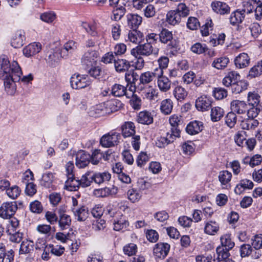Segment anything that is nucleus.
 Wrapping results in <instances>:
<instances>
[{
    "label": "nucleus",
    "mask_w": 262,
    "mask_h": 262,
    "mask_svg": "<svg viewBox=\"0 0 262 262\" xmlns=\"http://www.w3.org/2000/svg\"><path fill=\"white\" fill-rule=\"evenodd\" d=\"M158 48H154L152 45L147 42L137 46L130 51L131 54L135 57L139 55L148 56L151 54L158 55Z\"/></svg>",
    "instance_id": "obj_2"
},
{
    "label": "nucleus",
    "mask_w": 262,
    "mask_h": 262,
    "mask_svg": "<svg viewBox=\"0 0 262 262\" xmlns=\"http://www.w3.org/2000/svg\"><path fill=\"white\" fill-rule=\"evenodd\" d=\"M66 186L70 191H75L81 187L80 179H76L74 176L72 178H68L66 182Z\"/></svg>",
    "instance_id": "obj_44"
},
{
    "label": "nucleus",
    "mask_w": 262,
    "mask_h": 262,
    "mask_svg": "<svg viewBox=\"0 0 262 262\" xmlns=\"http://www.w3.org/2000/svg\"><path fill=\"white\" fill-rule=\"evenodd\" d=\"M23 72L20 67L16 61H13L11 63L6 56L0 57V77H4L11 75H15V79L18 80L19 75Z\"/></svg>",
    "instance_id": "obj_1"
},
{
    "label": "nucleus",
    "mask_w": 262,
    "mask_h": 262,
    "mask_svg": "<svg viewBox=\"0 0 262 262\" xmlns=\"http://www.w3.org/2000/svg\"><path fill=\"white\" fill-rule=\"evenodd\" d=\"M144 38L143 33L136 29H133V31H129L126 40L135 44H139L144 40Z\"/></svg>",
    "instance_id": "obj_26"
},
{
    "label": "nucleus",
    "mask_w": 262,
    "mask_h": 262,
    "mask_svg": "<svg viewBox=\"0 0 262 262\" xmlns=\"http://www.w3.org/2000/svg\"><path fill=\"white\" fill-rule=\"evenodd\" d=\"M211 105L210 99L206 96L199 97L195 101V107L198 110L205 111L208 110Z\"/></svg>",
    "instance_id": "obj_20"
},
{
    "label": "nucleus",
    "mask_w": 262,
    "mask_h": 262,
    "mask_svg": "<svg viewBox=\"0 0 262 262\" xmlns=\"http://www.w3.org/2000/svg\"><path fill=\"white\" fill-rule=\"evenodd\" d=\"M258 124L259 122L257 120L248 118L241 122V127L243 129H254Z\"/></svg>",
    "instance_id": "obj_41"
},
{
    "label": "nucleus",
    "mask_w": 262,
    "mask_h": 262,
    "mask_svg": "<svg viewBox=\"0 0 262 262\" xmlns=\"http://www.w3.org/2000/svg\"><path fill=\"white\" fill-rule=\"evenodd\" d=\"M158 78V86L159 90L162 92H167L171 88V82L170 80L166 76H157Z\"/></svg>",
    "instance_id": "obj_31"
},
{
    "label": "nucleus",
    "mask_w": 262,
    "mask_h": 262,
    "mask_svg": "<svg viewBox=\"0 0 262 262\" xmlns=\"http://www.w3.org/2000/svg\"><path fill=\"white\" fill-rule=\"evenodd\" d=\"M262 74V60L258 61L249 71V76L256 77Z\"/></svg>",
    "instance_id": "obj_52"
},
{
    "label": "nucleus",
    "mask_w": 262,
    "mask_h": 262,
    "mask_svg": "<svg viewBox=\"0 0 262 262\" xmlns=\"http://www.w3.org/2000/svg\"><path fill=\"white\" fill-rule=\"evenodd\" d=\"M41 49V45L39 42L30 43L23 49V54L27 57L33 56L38 53Z\"/></svg>",
    "instance_id": "obj_16"
},
{
    "label": "nucleus",
    "mask_w": 262,
    "mask_h": 262,
    "mask_svg": "<svg viewBox=\"0 0 262 262\" xmlns=\"http://www.w3.org/2000/svg\"><path fill=\"white\" fill-rule=\"evenodd\" d=\"M232 175L231 172L228 170H223L219 172L218 178L223 189L230 188V182Z\"/></svg>",
    "instance_id": "obj_17"
},
{
    "label": "nucleus",
    "mask_w": 262,
    "mask_h": 262,
    "mask_svg": "<svg viewBox=\"0 0 262 262\" xmlns=\"http://www.w3.org/2000/svg\"><path fill=\"white\" fill-rule=\"evenodd\" d=\"M81 27L92 36L94 37L98 35L96 27L94 24H90L86 22H83L81 24Z\"/></svg>",
    "instance_id": "obj_54"
},
{
    "label": "nucleus",
    "mask_w": 262,
    "mask_h": 262,
    "mask_svg": "<svg viewBox=\"0 0 262 262\" xmlns=\"http://www.w3.org/2000/svg\"><path fill=\"white\" fill-rule=\"evenodd\" d=\"M228 250L224 247L219 246L216 248V253L217 255L216 259L219 261H223L228 258L230 253Z\"/></svg>",
    "instance_id": "obj_45"
},
{
    "label": "nucleus",
    "mask_w": 262,
    "mask_h": 262,
    "mask_svg": "<svg viewBox=\"0 0 262 262\" xmlns=\"http://www.w3.org/2000/svg\"><path fill=\"white\" fill-rule=\"evenodd\" d=\"M246 9H237L232 12L229 17L230 23L232 26L238 25L237 30H241L243 26H239L245 17Z\"/></svg>",
    "instance_id": "obj_9"
},
{
    "label": "nucleus",
    "mask_w": 262,
    "mask_h": 262,
    "mask_svg": "<svg viewBox=\"0 0 262 262\" xmlns=\"http://www.w3.org/2000/svg\"><path fill=\"white\" fill-rule=\"evenodd\" d=\"M129 88V90L131 92L130 95L132 96V98L130 100V104L134 110H139L141 106V100L136 95L134 94L133 90Z\"/></svg>",
    "instance_id": "obj_49"
},
{
    "label": "nucleus",
    "mask_w": 262,
    "mask_h": 262,
    "mask_svg": "<svg viewBox=\"0 0 262 262\" xmlns=\"http://www.w3.org/2000/svg\"><path fill=\"white\" fill-rule=\"evenodd\" d=\"M91 155L85 151H79L76 156V165L80 168L86 167L90 162Z\"/></svg>",
    "instance_id": "obj_12"
},
{
    "label": "nucleus",
    "mask_w": 262,
    "mask_h": 262,
    "mask_svg": "<svg viewBox=\"0 0 262 262\" xmlns=\"http://www.w3.org/2000/svg\"><path fill=\"white\" fill-rule=\"evenodd\" d=\"M173 107L172 101L169 99H165L161 101L160 110L161 113L164 115H168L172 112Z\"/></svg>",
    "instance_id": "obj_27"
},
{
    "label": "nucleus",
    "mask_w": 262,
    "mask_h": 262,
    "mask_svg": "<svg viewBox=\"0 0 262 262\" xmlns=\"http://www.w3.org/2000/svg\"><path fill=\"white\" fill-rule=\"evenodd\" d=\"M93 175V171H88L83 174L80 179L81 187L85 188L90 186L94 182Z\"/></svg>",
    "instance_id": "obj_38"
},
{
    "label": "nucleus",
    "mask_w": 262,
    "mask_h": 262,
    "mask_svg": "<svg viewBox=\"0 0 262 262\" xmlns=\"http://www.w3.org/2000/svg\"><path fill=\"white\" fill-rule=\"evenodd\" d=\"M90 115L94 117L103 116L107 113V110L104 104L101 103L91 107Z\"/></svg>",
    "instance_id": "obj_29"
},
{
    "label": "nucleus",
    "mask_w": 262,
    "mask_h": 262,
    "mask_svg": "<svg viewBox=\"0 0 262 262\" xmlns=\"http://www.w3.org/2000/svg\"><path fill=\"white\" fill-rule=\"evenodd\" d=\"M120 135L119 133L111 131L103 135L100 139V144L104 147L114 146L119 142Z\"/></svg>",
    "instance_id": "obj_7"
},
{
    "label": "nucleus",
    "mask_w": 262,
    "mask_h": 262,
    "mask_svg": "<svg viewBox=\"0 0 262 262\" xmlns=\"http://www.w3.org/2000/svg\"><path fill=\"white\" fill-rule=\"evenodd\" d=\"M181 17H185L189 15V9L184 3H180L176 10Z\"/></svg>",
    "instance_id": "obj_57"
},
{
    "label": "nucleus",
    "mask_w": 262,
    "mask_h": 262,
    "mask_svg": "<svg viewBox=\"0 0 262 262\" xmlns=\"http://www.w3.org/2000/svg\"><path fill=\"white\" fill-rule=\"evenodd\" d=\"M114 67L117 72L127 71L130 67L129 62L125 59H118L114 60Z\"/></svg>",
    "instance_id": "obj_34"
},
{
    "label": "nucleus",
    "mask_w": 262,
    "mask_h": 262,
    "mask_svg": "<svg viewBox=\"0 0 262 262\" xmlns=\"http://www.w3.org/2000/svg\"><path fill=\"white\" fill-rule=\"evenodd\" d=\"M20 188L16 185L9 187L6 191L8 196L12 200L16 199L20 195Z\"/></svg>",
    "instance_id": "obj_46"
},
{
    "label": "nucleus",
    "mask_w": 262,
    "mask_h": 262,
    "mask_svg": "<svg viewBox=\"0 0 262 262\" xmlns=\"http://www.w3.org/2000/svg\"><path fill=\"white\" fill-rule=\"evenodd\" d=\"M99 56L98 51L93 50H88L82 55L81 62L82 64L87 67L93 66L95 64Z\"/></svg>",
    "instance_id": "obj_10"
},
{
    "label": "nucleus",
    "mask_w": 262,
    "mask_h": 262,
    "mask_svg": "<svg viewBox=\"0 0 262 262\" xmlns=\"http://www.w3.org/2000/svg\"><path fill=\"white\" fill-rule=\"evenodd\" d=\"M103 157V152L100 149H95L91 156V162L94 165H97Z\"/></svg>",
    "instance_id": "obj_58"
},
{
    "label": "nucleus",
    "mask_w": 262,
    "mask_h": 262,
    "mask_svg": "<svg viewBox=\"0 0 262 262\" xmlns=\"http://www.w3.org/2000/svg\"><path fill=\"white\" fill-rule=\"evenodd\" d=\"M25 40V32L23 30H18L12 36L11 44L14 48L23 46Z\"/></svg>",
    "instance_id": "obj_22"
},
{
    "label": "nucleus",
    "mask_w": 262,
    "mask_h": 262,
    "mask_svg": "<svg viewBox=\"0 0 262 262\" xmlns=\"http://www.w3.org/2000/svg\"><path fill=\"white\" fill-rule=\"evenodd\" d=\"M128 226V222L124 218H120L114 222V229L116 231H120L126 228Z\"/></svg>",
    "instance_id": "obj_59"
},
{
    "label": "nucleus",
    "mask_w": 262,
    "mask_h": 262,
    "mask_svg": "<svg viewBox=\"0 0 262 262\" xmlns=\"http://www.w3.org/2000/svg\"><path fill=\"white\" fill-rule=\"evenodd\" d=\"M173 95L178 101H182L188 95L186 90L181 85L176 86L173 90Z\"/></svg>",
    "instance_id": "obj_36"
},
{
    "label": "nucleus",
    "mask_w": 262,
    "mask_h": 262,
    "mask_svg": "<svg viewBox=\"0 0 262 262\" xmlns=\"http://www.w3.org/2000/svg\"><path fill=\"white\" fill-rule=\"evenodd\" d=\"M212 10L217 14L224 15L229 13L230 8L225 3L220 1H213L211 4Z\"/></svg>",
    "instance_id": "obj_15"
},
{
    "label": "nucleus",
    "mask_w": 262,
    "mask_h": 262,
    "mask_svg": "<svg viewBox=\"0 0 262 262\" xmlns=\"http://www.w3.org/2000/svg\"><path fill=\"white\" fill-rule=\"evenodd\" d=\"M219 224L214 221H208L206 222L204 232L208 235H214L219 230Z\"/></svg>",
    "instance_id": "obj_33"
},
{
    "label": "nucleus",
    "mask_w": 262,
    "mask_h": 262,
    "mask_svg": "<svg viewBox=\"0 0 262 262\" xmlns=\"http://www.w3.org/2000/svg\"><path fill=\"white\" fill-rule=\"evenodd\" d=\"M56 14L54 11H48L40 15V19L47 23L51 24L56 19Z\"/></svg>",
    "instance_id": "obj_47"
},
{
    "label": "nucleus",
    "mask_w": 262,
    "mask_h": 262,
    "mask_svg": "<svg viewBox=\"0 0 262 262\" xmlns=\"http://www.w3.org/2000/svg\"><path fill=\"white\" fill-rule=\"evenodd\" d=\"M248 101L250 105H258L260 96L255 92H249L248 95Z\"/></svg>",
    "instance_id": "obj_60"
},
{
    "label": "nucleus",
    "mask_w": 262,
    "mask_h": 262,
    "mask_svg": "<svg viewBox=\"0 0 262 262\" xmlns=\"http://www.w3.org/2000/svg\"><path fill=\"white\" fill-rule=\"evenodd\" d=\"M122 135L124 138L129 137L135 134V126L131 121L124 122L121 126Z\"/></svg>",
    "instance_id": "obj_25"
},
{
    "label": "nucleus",
    "mask_w": 262,
    "mask_h": 262,
    "mask_svg": "<svg viewBox=\"0 0 262 262\" xmlns=\"http://www.w3.org/2000/svg\"><path fill=\"white\" fill-rule=\"evenodd\" d=\"M58 219L57 222L61 230L68 229L71 224V219L69 215L66 214L67 207L64 205L60 206L57 209Z\"/></svg>",
    "instance_id": "obj_5"
},
{
    "label": "nucleus",
    "mask_w": 262,
    "mask_h": 262,
    "mask_svg": "<svg viewBox=\"0 0 262 262\" xmlns=\"http://www.w3.org/2000/svg\"><path fill=\"white\" fill-rule=\"evenodd\" d=\"M111 93L116 97H121L125 95L127 98H129L128 93L126 91L125 86L119 84H115L112 87Z\"/></svg>",
    "instance_id": "obj_37"
},
{
    "label": "nucleus",
    "mask_w": 262,
    "mask_h": 262,
    "mask_svg": "<svg viewBox=\"0 0 262 262\" xmlns=\"http://www.w3.org/2000/svg\"><path fill=\"white\" fill-rule=\"evenodd\" d=\"M163 71L161 70L156 69L155 72H146L142 73L140 76V82L142 84H148L152 81L155 77L161 76Z\"/></svg>",
    "instance_id": "obj_13"
},
{
    "label": "nucleus",
    "mask_w": 262,
    "mask_h": 262,
    "mask_svg": "<svg viewBox=\"0 0 262 262\" xmlns=\"http://www.w3.org/2000/svg\"><path fill=\"white\" fill-rule=\"evenodd\" d=\"M180 137V130L176 128H171L170 132H167L165 138L169 144L173 142L177 138Z\"/></svg>",
    "instance_id": "obj_51"
},
{
    "label": "nucleus",
    "mask_w": 262,
    "mask_h": 262,
    "mask_svg": "<svg viewBox=\"0 0 262 262\" xmlns=\"http://www.w3.org/2000/svg\"><path fill=\"white\" fill-rule=\"evenodd\" d=\"M170 249V245L167 243H159L153 249L154 255L159 258H164L168 254Z\"/></svg>",
    "instance_id": "obj_11"
},
{
    "label": "nucleus",
    "mask_w": 262,
    "mask_h": 262,
    "mask_svg": "<svg viewBox=\"0 0 262 262\" xmlns=\"http://www.w3.org/2000/svg\"><path fill=\"white\" fill-rule=\"evenodd\" d=\"M248 87V83L245 80L235 81L232 85V91L233 93L239 94L242 91L246 90Z\"/></svg>",
    "instance_id": "obj_42"
},
{
    "label": "nucleus",
    "mask_w": 262,
    "mask_h": 262,
    "mask_svg": "<svg viewBox=\"0 0 262 262\" xmlns=\"http://www.w3.org/2000/svg\"><path fill=\"white\" fill-rule=\"evenodd\" d=\"M137 251V245L134 243H130L126 245L123 247V252L125 255L132 256L136 254Z\"/></svg>",
    "instance_id": "obj_64"
},
{
    "label": "nucleus",
    "mask_w": 262,
    "mask_h": 262,
    "mask_svg": "<svg viewBox=\"0 0 262 262\" xmlns=\"http://www.w3.org/2000/svg\"><path fill=\"white\" fill-rule=\"evenodd\" d=\"M137 121L144 125L151 124L154 122L153 115L149 111H141L138 113L137 116Z\"/></svg>",
    "instance_id": "obj_18"
},
{
    "label": "nucleus",
    "mask_w": 262,
    "mask_h": 262,
    "mask_svg": "<svg viewBox=\"0 0 262 262\" xmlns=\"http://www.w3.org/2000/svg\"><path fill=\"white\" fill-rule=\"evenodd\" d=\"M125 8L122 6L114 10L113 11V16L111 17L112 19L116 21L120 20L125 14Z\"/></svg>",
    "instance_id": "obj_61"
},
{
    "label": "nucleus",
    "mask_w": 262,
    "mask_h": 262,
    "mask_svg": "<svg viewBox=\"0 0 262 262\" xmlns=\"http://www.w3.org/2000/svg\"><path fill=\"white\" fill-rule=\"evenodd\" d=\"M72 211L74 213L75 218L78 221H85L89 215V211L88 208L84 206L79 208H72Z\"/></svg>",
    "instance_id": "obj_23"
},
{
    "label": "nucleus",
    "mask_w": 262,
    "mask_h": 262,
    "mask_svg": "<svg viewBox=\"0 0 262 262\" xmlns=\"http://www.w3.org/2000/svg\"><path fill=\"white\" fill-rule=\"evenodd\" d=\"M237 121L236 115L232 111L228 113L225 117V122L230 128L233 127Z\"/></svg>",
    "instance_id": "obj_55"
},
{
    "label": "nucleus",
    "mask_w": 262,
    "mask_h": 262,
    "mask_svg": "<svg viewBox=\"0 0 262 262\" xmlns=\"http://www.w3.org/2000/svg\"><path fill=\"white\" fill-rule=\"evenodd\" d=\"M158 96V92L157 90L151 87L145 89L143 92L144 97L150 101L155 100Z\"/></svg>",
    "instance_id": "obj_53"
},
{
    "label": "nucleus",
    "mask_w": 262,
    "mask_h": 262,
    "mask_svg": "<svg viewBox=\"0 0 262 262\" xmlns=\"http://www.w3.org/2000/svg\"><path fill=\"white\" fill-rule=\"evenodd\" d=\"M222 246L230 250L234 246V243L232 241L229 234H225L221 237Z\"/></svg>",
    "instance_id": "obj_48"
},
{
    "label": "nucleus",
    "mask_w": 262,
    "mask_h": 262,
    "mask_svg": "<svg viewBox=\"0 0 262 262\" xmlns=\"http://www.w3.org/2000/svg\"><path fill=\"white\" fill-rule=\"evenodd\" d=\"M94 182L97 184H101L108 182L111 179V174L106 171L104 172H93Z\"/></svg>",
    "instance_id": "obj_24"
},
{
    "label": "nucleus",
    "mask_w": 262,
    "mask_h": 262,
    "mask_svg": "<svg viewBox=\"0 0 262 262\" xmlns=\"http://www.w3.org/2000/svg\"><path fill=\"white\" fill-rule=\"evenodd\" d=\"M240 75L235 71H231L223 78L222 82L224 85L229 87L232 85L239 78Z\"/></svg>",
    "instance_id": "obj_32"
},
{
    "label": "nucleus",
    "mask_w": 262,
    "mask_h": 262,
    "mask_svg": "<svg viewBox=\"0 0 262 262\" xmlns=\"http://www.w3.org/2000/svg\"><path fill=\"white\" fill-rule=\"evenodd\" d=\"M34 246V242L31 240L24 241L20 246L19 254H27L31 253L33 251Z\"/></svg>",
    "instance_id": "obj_35"
},
{
    "label": "nucleus",
    "mask_w": 262,
    "mask_h": 262,
    "mask_svg": "<svg viewBox=\"0 0 262 262\" xmlns=\"http://www.w3.org/2000/svg\"><path fill=\"white\" fill-rule=\"evenodd\" d=\"M118 192L117 187L113 186L111 188L104 187L96 189L94 191L95 194L98 197H106L110 195L116 194Z\"/></svg>",
    "instance_id": "obj_28"
},
{
    "label": "nucleus",
    "mask_w": 262,
    "mask_h": 262,
    "mask_svg": "<svg viewBox=\"0 0 262 262\" xmlns=\"http://www.w3.org/2000/svg\"><path fill=\"white\" fill-rule=\"evenodd\" d=\"M78 47V43L74 40H69L67 42L63 47V48L62 50V52H63V51L72 53L75 51Z\"/></svg>",
    "instance_id": "obj_62"
},
{
    "label": "nucleus",
    "mask_w": 262,
    "mask_h": 262,
    "mask_svg": "<svg viewBox=\"0 0 262 262\" xmlns=\"http://www.w3.org/2000/svg\"><path fill=\"white\" fill-rule=\"evenodd\" d=\"M246 31L247 33L250 32L254 38H256L260 34L261 30L260 25L257 23H254L251 24Z\"/></svg>",
    "instance_id": "obj_50"
},
{
    "label": "nucleus",
    "mask_w": 262,
    "mask_h": 262,
    "mask_svg": "<svg viewBox=\"0 0 262 262\" xmlns=\"http://www.w3.org/2000/svg\"><path fill=\"white\" fill-rule=\"evenodd\" d=\"M126 19L128 26L132 29H137L142 21V17L137 14L128 13Z\"/></svg>",
    "instance_id": "obj_19"
},
{
    "label": "nucleus",
    "mask_w": 262,
    "mask_h": 262,
    "mask_svg": "<svg viewBox=\"0 0 262 262\" xmlns=\"http://www.w3.org/2000/svg\"><path fill=\"white\" fill-rule=\"evenodd\" d=\"M224 110L219 106L213 107L211 110L210 117L213 122L220 121L224 115Z\"/></svg>",
    "instance_id": "obj_40"
},
{
    "label": "nucleus",
    "mask_w": 262,
    "mask_h": 262,
    "mask_svg": "<svg viewBox=\"0 0 262 262\" xmlns=\"http://www.w3.org/2000/svg\"><path fill=\"white\" fill-rule=\"evenodd\" d=\"M229 62V59L226 57H222L215 59L212 63V66L217 69H223L227 67Z\"/></svg>",
    "instance_id": "obj_43"
},
{
    "label": "nucleus",
    "mask_w": 262,
    "mask_h": 262,
    "mask_svg": "<svg viewBox=\"0 0 262 262\" xmlns=\"http://www.w3.org/2000/svg\"><path fill=\"white\" fill-rule=\"evenodd\" d=\"M208 48L205 44H202L200 42L194 43L191 47V51L197 54H203L206 52Z\"/></svg>",
    "instance_id": "obj_56"
},
{
    "label": "nucleus",
    "mask_w": 262,
    "mask_h": 262,
    "mask_svg": "<svg viewBox=\"0 0 262 262\" xmlns=\"http://www.w3.org/2000/svg\"><path fill=\"white\" fill-rule=\"evenodd\" d=\"M181 17L175 10H170L166 15V21L171 25H176L179 24L181 20Z\"/></svg>",
    "instance_id": "obj_39"
},
{
    "label": "nucleus",
    "mask_w": 262,
    "mask_h": 262,
    "mask_svg": "<svg viewBox=\"0 0 262 262\" xmlns=\"http://www.w3.org/2000/svg\"><path fill=\"white\" fill-rule=\"evenodd\" d=\"M231 111L238 114H244L248 111L247 104L244 101L233 100L230 104Z\"/></svg>",
    "instance_id": "obj_14"
},
{
    "label": "nucleus",
    "mask_w": 262,
    "mask_h": 262,
    "mask_svg": "<svg viewBox=\"0 0 262 262\" xmlns=\"http://www.w3.org/2000/svg\"><path fill=\"white\" fill-rule=\"evenodd\" d=\"M250 60L248 55L247 53H242L235 58L234 63L237 68L243 69L249 65Z\"/></svg>",
    "instance_id": "obj_21"
},
{
    "label": "nucleus",
    "mask_w": 262,
    "mask_h": 262,
    "mask_svg": "<svg viewBox=\"0 0 262 262\" xmlns=\"http://www.w3.org/2000/svg\"><path fill=\"white\" fill-rule=\"evenodd\" d=\"M203 125L201 122L194 121L187 125L186 130L189 134L193 135L199 133L203 130Z\"/></svg>",
    "instance_id": "obj_30"
},
{
    "label": "nucleus",
    "mask_w": 262,
    "mask_h": 262,
    "mask_svg": "<svg viewBox=\"0 0 262 262\" xmlns=\"http://www.w3.org/2000/svg\"><path fill=\"white\" fill-rule=\"evenodd\" d=\"M29 207L31 211L35 213H40L43 210L41 203L37 200L31 202Z\"/></svg>",
    "instance_id": "obj_63"
},
{
    "label": "nucleus",
    "mask_w": 262,
    "mask_h": 262,
    "mask_svg": "<svg viewBox=\"0 0 262 262\" xmlns=\"http://www.w3.org/2000/svg\"><path fill=\"white\" fill-rule=\"evenodd\" d=\"M17 208L16 201L4 202L0 207V217L4 219H10L14 215Z\"/></svg>",
    "instance_id": "obj_6"
},
{
    "label": "nucleus",
    "mask_w": 262,
    "mask_h": 262,
    "mask_svg": "<svg viewBox=\"0 0 262 262\" xmlns=\"http://www.w3.org/2000/svg\"><path fill=\"white\" fill-rule=\"evenodd\" d=\"M160 41L163 43H168L167 48L170 50V53L172 55L177 51L178 43L176 40L173 39L172 32L167 29H163L159 34Z\"/></svg>",
    "instance_id": "obj_3"
},
{
    "label": "nucleus",
    "mask_w": 262,
    "mask_h": 262,
    "mask_svg": "<svg viewBox=\"0 0 262 262\" xmlns=\"http://www.w3.org/2000/svg\"><path fill=\"white\" fill-rule=\"evenodd\" d=\"M21 75H19L18 80L15 79V75H11L2 77L4 79L5 90L8 94L11 96L15 94L16 91V85L15 83L16 82L20 81Z\"/></svg>",
    "instance_id": "obj_8"
},
{
    "label": "nucleus",
    "mask_w": 262,
    "mask_h": 262,
    "mask_svg": "<svg viewBox=\"0 0 262 262\" xmlns=\"http://www.w3.org/2000/svg\"><path fill=\"white\" fill-rule=\"evenodd\" d=\"M70 83L72 88L80 89L89 86L91 84V80L87 75L74 74L71 78Z\"/></svg>",
    "instance_id": "obj_4"
}]
</instances>
